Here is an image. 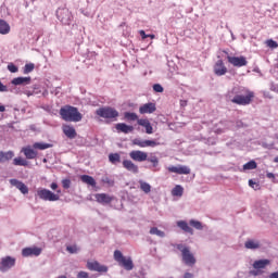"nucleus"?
Segmentation results:
<instances>
[{
	"instance_id": "obj_1",
	"label": "nucleus",
	"mask_w": 278,
	"mask_h": 278,
	"mask_svg": "<svg viewBox=\"0 0 278 278\" xmlns=\"http://www.w3.org/2000/svg\"><path fill=\"white\" fill-rule=\"evenodd\" d=\"M230 94H235L230 101L236 105H251V103H253V99H255V92L244 87L232 88Z\"/></svg>"
},
{
	"instance_id": "obj_2",
	"label": "nucleus",
	"mask_w": 278,
	"mask_h": 278,
	"mask_svg": "<svg viewBox=\"0 0 278 278\" xmlns=\"http://www.w3.org/2000/svg\"><path fill=\"white\" fill-rule=\"evenodd\" d=\"M61 118L65 121L66 123H79L81 118H84V115L79 113V110L75 106L65 105L60 109L59 112Z\"/></svg>"
},
{
	"instance_id": "obj_3",
	"label": "nucleus",
	"mask_w": 278,
	"mask_h": 278,
	"mask_svg": "<svg viewBox=\"0 0 278 278\" xmlns=\"http://www.w3.org/2000/svg\"><path fill=\"white\" fill-rule=\"evenodd\" d=\"M176 249H178V251H180V253L182 255V262L187 266H194L197 264V258L194 257V254H192V252H190V248H188L184 244H177Z\"/></svg>"
},
{
	"instance_id": "obj_4",
	"label": "nucleus",
	"mask_w": 278,
	"mask_h": 278,
	"mask_svg": "<svg viewBox=\"0 0 278 278\" xmlns=\"http://www.w3.org/2000/svg\"><path fill=\"white\" fill-rule=\"evenodd\" d=\"M114 260L119 266L125 268V270H134V261H131V257H125L121 250L114 251Z\"/></svg>"
},
{
	"instance_id": "obj_5",
	"label": "nucleus",
	"mask_w": 278,
	"mask_h": 278,
	"mask_svg": "<svg viewBox=\"0 0 278 278\" xmlns=\"http://www.w3.org/2000/svg\"><path fill=\"white\" fill-rule=\"evenodd\" d=\"M97 116L100 118H106L108 121H114L118 118V111L114 108L103 106L96 111Z\"/></svg>"
},
{
	"instance_id": "obj_6",
	"label": "nucleus",
	"mask_w": 278,
	"mask_h": 278,
	"mask_svg": "<svg viewBox=\"0 0 278 278\" xmlns=\"http://www.w3.org/2000/svg\"><path fill=\"white\" fill-rule=\"evenodd\" d=\"M58 193H53L51 190L49 189H39L37 191V195L39 197V199H41V201H60V193L62 192L61 190L56 191Z\"/></svg>"
},
{
	"instance_id": "obj_7",
	"label": "nucleus",
	"mask_w": 278,
	"mask_h": 278,
	"mask_svg": "<svg viewBox=\"0 0 278 278\" xmlns=\"http://www.w3.org/2000/svg\"><path fill=\"white\" fill-rule=\"evenodd\" d=\"M227 61L231 66H235L236 68H242V66H247L249 64V61H247V56L240 55V56H227Z\"/></svg>"
},
{
	"instance_id": "obj_8",
	"label": "nucleus",
	"mask_w": 278,
	"mask_h": 278,
	"mask_svg": "<svg viewBox=\"0 0 278 278\" xmlns=\"http://www.w3.org/2000/svg\"><path fill=\"white\" fill-rule=\"evenodd\" d=\"M87 268L88 270L94 271V273H108L110 268L106 265H101V263L93 261V262H87Z\"/></svg>"
},
{
	"instance_id": "obj_9",
	"label": "nucleus",
	"mask_w": 278,
	"mask_h": 278,
	"mask_svg": "<svg viewBox=\"0 0 278 278\" xmlns=\"http://www.w3.org/2000/svg\"><path fill=\"white\" fill-rule=\"evenodd\" d=\"M129 157L134 162H147L149 154L144 151L132 150L129 152Z\"/></svg>"
},
{
	"instance_id": "obj_10",
	"label": "nucleus",
	"mask_w": 278,
	"mask_h": 278,
	"mask_svg": "<svg viewBox=\"0 0 278 278\" xmlns=\"http://www.w3.org/2000/svg\"><path fill=\"white\" fill-rule=\"evenodd\" d=\"M132 144L135 147H140V149H146V147H159L160 143L155 140H141L138 138L132 139Z\"/></svg>"
},
{
	"instance_id": "obj_11",
	"label": "nucleus",
	"mask_w": 278,
	"mask_h": 278,
	"mask_svg": "<svg viewBox=\"0 0 278 278\" xmlns=\"http://www.w3.org/2000/svg\"><path fill=\"white\" fill-rule=\"evenodd\" d=\"M15 264H16V258L12 256L3 257L0 263L1 273H5L7 270H10V268H12Z\"/></svg>"
},
{
	"instance_id": "obj_12",
	"label": "nucleus",
	"mask_w": 278,
	"mask_h": 278,
	"mask_svg": "<svg viewBox=\"0 0 278 278\" xmlns=\"http://www.w3.org/2000/svg\"><path fill=\"white\" fill-rule=\"evenodd\" d=\"M56 16L63 25H70L71 24V11L68 9H59L56 11Z\"/></svg>"
},
{
	"instance_id": "obj_13",
	"label": "nucleus",
	"mask_w": 278,
	"mask_h": 278,
	"mask_svg": "<svg viewBox=\"0 0 278 278\" xmlns=\"http://www.w3.org/2000/svg\"><path fill=\"white\" fill-rule=\"evenodd\" d=\"M168 173H175L176 175H190L191 169L186 165H177L167 167Z\"/></svg>"
},
{
	"instance_id": "obj_14",
	"label": "nucleus",
	"mask_w": 278,
	"mask_h": 278,
	"mask_svg": "<svg viewBox=\"0 0 278 278\" xmlns=\"http://www.w3.org/2000/svg\"><path fill=\"white\" fill-rule=\"evenodd\" d=\"M214 73L217 77H223V75H227V66H225V62L223 60L216 61L214 65Z\"/></svg>"
},
{
	"instance_id": "obj_15",
	"label": "nucleus",
	"mask_w": 278,
	"mask_h": 278,
	"mask_svg": "<svg viewBox=\"0 0 278 278\" xmlns=\"http://www.w3.org/2000/svg\"><path fill=\"white\" fill-rule=\"evenodd\" d=\"M122 164H123V168L128 170V173L138 175L140 169H139L138 165H136V163H134L131 160H124Z\"/></svg>"
},
{
	"instance_id": "obj_16",
	"label": "nucleus",
	"mask_w": 278,
	"mask_h": 278,
	"mask_svg": "<svg viewBox=\"0 0 278 278\" xmlns=\"http://www.w3.org/2000/svg\"><path fill=\"white\" fill-rule=\"evenodd\" d=\"M11 186H14L22 192V194H29V188L26 187L25 182L18 180V179H10Z\"/></svg>"
},
{
	"instance_id": "obj_17",
	"label": "nucleus",
	"mask_w": 278,
	"mask_h": 278,
	"mask_svg": "<svg viewBox=\"0 0 278 278\" xmlns=\"http://www.w3.org/2000/svg\"><path fill=\"white\" fill-rule=\"evenodd\" d=\"M42 253V249L40 248H25L22 250L23 257H31L34 255L35 257H38Z\"/></svg>"
},
{
	"instance_id": "obj_18",
	"label": "nucleus",
	"mask_w": 278,
	"mask_h": 278,
	"mask_svg": "<svg viewBox=\"0 0 278 278\" xmlns=\"http://www.w3.org/2000/svg\"><path fill=\"white\" fill-rule=\"evenodd\" d=\"M155 110H157V106H155V103L149 102V103L142 104L139 108V114H153Z\"/></svg>"
},
{
	"instance_id": "obj_19",
	"label": "nucleus",
	"mask_w": 278,
	"mask_h": 278,
	"mask_svg": "<svg viewBox=\"0 0 278 278\" xmlns=\"http://www.w3.org/2000/svg\"><path fill=\"white\" fill-rule=\"evenodd\" d=\"M62 129H63V134L67 138H70V140L77 138V130H75V127L71 125H63Z\"/></svg>"
},
{
	"instance_id": "obj_20",
	"label": "nucleus",
	"mask_w": 278,
	"mask_h": 278,
	"mask_svg": "<svg viewBox=\"0 0 278 278\" xmlns=\"http://www.w3.org/2000/svg\"><path fill=\"white\" fill-rule=\"evenodd\" d=\"M137 125H139L140 127H144L146 134H153V126L151 125V122H149L148 118L137 119Z\"/></svg>"
},
{
	"instance_id": "obj_21",
	"label": "nucleus",
	"mask_w": 278,
	"mask_h": 278,
	"mask_svg": "<svg viewBox=\"0 0 278 278\" xmlns=\"http://www.w3.org/2000/svg\"><path fill=\"white\" fill-rule=\"evenodd\" d=\"M22 153H24L26 160H36L38 157V152L29 146L22 148Z\"/></svg>"
},
{
	"instance_id": "obj_22",
	"label": "nucleus",
	"mask_w": 278,
	"mask_h": 278,
	"mask_svg": "<svg viewBox=\"0 0 278 278\" xmlns=\"http://www.w3.org/2000/svg\"><path fill=\"white\" fill-rule=\"evenodd\" d=\"M11 84H13V86L29 85L31 84V77H16L12 79Z\"/></svg>"
},
{
	"instance_id": "obj_23",
	"label": "nucleus",
	"mask_w": 278,
	"mask_h": 278,
	"mask_svg": "<svg viewBox=\"0 0 278 278\" xmlns=\"http://www.w3.org/2000/svg\"><path fill=\"white\" fill-rule=\"evenodd\" d=\"M115 129H117L122 134H131V131H134V126H129L125 123H118L115 125Z\"/></svg>"
},
{
	"instance_id": "obj_24",
	"label": "nucleus",
	"mask_w": 278,
	"mask_h": 278,
	"mask_svg": "<svg viewBox=\"0 0 278 278\" xmlns=\"http://www.w3.org/2000/svg\"><path fill=\"white\" fill-rule=\"evenodd\" d=\"M14 157V151L9 150L7 152L0 151V164H4V162H10V160H13Z\"/></svg>"
},
{
	"instance_id": "obj_25",
	"label": "nucleus",
	"mask_w": 278,
	"mask_h": 278,
	"mask_svg": "<svg viewBox=\"0 0 278 278\" xmlns=\"http://www.w3.org/2000/svg\"><path fill=\"white\" fill-rule=\"evenodd\" d=\"M94 198L98 203H110L114 201V198L110 197L108 193H97Z\"/></svg>"
},
{
	"instance_id": "obj_26",
	"label": "nucleus",
	"mask_w": 278,
	"mask_h": 278,
	"mask_svg": "<svg viewBox=\"0 0 278 278\" xmlns=\"http://www.w3.org/2000/svg\"><path fill=\"white\" fill-rule=\"evenodd\" d=\"M177 227H179V229L185 231V233H190L191 236L194 235V230L191 227H189L188 222L186 220L177 222Z\"/></svg>"
},
{
	"instance_id": "obj_27",
	"label": "nucleus",
	"mask_w": 278,
	"mask_h": 278,
	"mask_svg": "<svg viewBox=\"0 0 278 278\" xmlns=\"http://www.w3.org/2000/svg\"><path fill=\"white\" fill-rule=\"evenodd\" d=\"M266 266H270V260L268 258L258 260L253 263V268H255V270L266 268Z\"/></svg>"
},
{
	"instance_id": "obj_28",
	"label": "nucleus",
	"mask_w": 278,
	"mask_h": 278,
	"mask_svg": "<svg viewBox=\"0 0 278 278\" xmlns=\"http://www.w3.org/2000/svg\"><path fill=\"white\" fill-rule=\"evenodd\" d=\"M80 180L83 181V184H87V186H92V188L97 186V180H94L92 176L81 175Z\"/></svg>"
},
{
	"instance_id": "obj_29",
	"label": "nucleus",
	"mask_w": 278,
	"mask_h": 278,
	"mask_svg": "<svg viewBox=\"0 0 278 278\" xmlns=\"http://www.w3.org/2000/svg\"><path fill=\"white\" fill-rule=\"evenodd\" d=\"M10 33V24L5 20H0V34L5 36Z\"/></svg>"
},
{
	"instance_id": "obj_30",
	"label": "nucleus",
	"mask_w": 278,
	"mask_h": 278,
	"mask_svg": "<svg viewBox=\"0 0 278 278\" xmlns=\"http://www.w3.org/2000/svg\"><path fill=\"white\" fill-rule=\"evenodd\" d=\"M13 166H29V162L21 156L13 159Z\"/></svg>"
},
{
	"instance_id": "obj_31",
	"label": "nucleus",
	"mask_w": 278,
	"mask_h": 278,
	"mask_svg": "<svg viewBox=\"0 0 278 278\" xmlns=\"http://www.w3.org/2000/svg\"><path fill=\"white\" fill-rule=\"evenodd\" d=\"M51 143H42V142H35L33 144V149H38L39 151H45L46 149H51Z\"/></svg>"
},
{
	"instance_id": "obj_32",
	"label": "nucleus",
	"mask_w": 278,
	"mask_h": 278,
	"mask_svg": "<svg viewBox=\"0 0 278 278\" xmlns=\"http://www.w3.org/2000/svg\"><path fill=\"white\" fill-rule=\"evenodd\" d=\"M173 197H184V187L181 185H176L172 190Z\"/></svg>"
},
{
	"instance_id": "obj_33",
	"label": "nucleus",
	"mask_w": 278,
	"mask_h": 278,
	"mask_svg": "<svg viewBox=\"0 0 278 278\" xmlns=\"http://www.w3.org/2000/svg\"><path fill=\"white\" fill-rule=\"evenodd\" d=\"M139 185H140V190H142V192H144L146 194H149V192H151V185H149L148 182L140 180Z\"/></svg>"
},
{
	"instance_id": "obj_34",
	"label": "nucleus",
	"mask_w": 278,
	"mask_h": 278,
	"mask_svg": "<svg viewBox=\"0 0 278 278\" xmlns=\"http://www.w3.org/2000/svg\"><path fill=\"white\" fill-rule=\"evenodd\" d=\"M150 233L151 236H157L159 238H164L166 236V233L160 229H157V227H152L150 229Z\"/></svg>"
},
{
	"instance_id": "obj_35",
	"label": "nucleus",
	"mask_w": 278,
	"mask_h": 278,
	"mask_svg": "<svg viewBox=\"0 0 278 278\" xmlns=\"http://www.w3.org/2000/svg\"><path fill=\"white\" fill-rule=\"evenodd\" d=\"M109 161L111 164H118L121 162V154L118 153H111L109 155Z\"/></svg>"
},
{
	"instance_id": "obj_36",
	"label": "nucleus",
	"mask_w": 278,
	"mask_h": 278,
	"mask_svg": "<svg viewBox=\"0 0 278 278\" xmlns=\"http://www.w3.org/2000/svg\"><path fill=\"white\" fill-rule=\"evenodd\" d=\"M257 168V163L255 161H250L243 165V170H255Z\"/></svg>"
},
{
	"instance_id": "obj_37",
	"label": "nucleus",
	"mask_w": 278,
	"mask_h": 278,
	"mask_svg": "<svg viewBox=\"0 0 278 278\" xmlns=\"http://www.w3.org/2000/svg\"><path fill=\"white\" fill-rule=\"evenodd\" d=\"M244 245L245 249H260V242L254 240H248Z\"/></svg>"
},
{
	"instance_id": "obj_38",
	"label": "nucleus",
	"mask_w": 278,
	"mask_h": 278,
	"mask_svg": "<svg viewBox=\"0 0 278 278\" xmlns=\"http://www.w3.org/2000/svg\"><path fill=\"white\" fill-rule=\"evenodd\" d=\"M124 118H126V121H140V118H138V114L131 112H126L124 114Z\"/></svg>"
},
{
	"instance_id": "obj_39",
	"label": "nucleus",
	"mask_w": 278,
	"mask_h": 278,
	"mask_svg": "<svg viewBox=\"0 0 278 278\" xmlns=\"http://www.w3.org/2000/svg\"><path fill=\"white\" fill-rule=\"evenodd\" d=\"M189 225H191V227H193L194 229H198V230L203 229V224H201V222H199V220L191 219L189 222Z\"/></svg>"
},
{
	"instance_id": "obj_40",
	"label": "nucleus",
	"mask_w": 278,
	"mask_h": 278,
	"mask_svg": "<svg viewBox=\"0 0 278 278\" xmlns=\"http://www.w3.org/2000/svg\"><path fill=\"white\" fill-rule=\"evenodd\" d=\"M146 162H151V164H153V167L157 168V165L160 164V159H157V156H148Z\"/></svg>"
},
{
	"instance_id": "obj_41",
	"label": "nucleus",
	"mask_w": 278,
	"mask_h": 278,
	"mask_svg": "<svg viewBox=\"0 0 278 278\" xmlns=\"http://www.w3.org/2000/svg\"><path fill=\"white\" fill-rule=\"evenodd\" d=\"M142 40H147V38H151V40L155 39V35H147V33H144V30H140L139 31Z\"/></svg>"
},
{
	"instance_id": "obj_42",
	"label": "nucleus",
	"mask_w": 278,
	"mask_h": 278,
	"mask_svg": "<svg viewBox=\"0 0 278 278\" xmlns=\"http://www.w3.org/2000/svg\"><path fill=\"white\" fill-rule=\"evenodd\" d=\"M8 71H10V73H18V67L14 65V63H10L8 65Z\"/></svg>"
},
{
	"instance_id": "obj_43",
	"label": "nucleus",
	"mask_w": 278,
	"mask_h": 278,
	"mask_svg": "<svg viewBox=\"0 0 278 278\" xmlns=\"http://www.w3.org/2000/svg\"><path fill=\"white\" fill-rule=\"evenodd\" d=\"M66 251L73 254V253H77V251H79V248H77V245H67Z\"/></svg>"
},
{
	"instance_id": "obj_44",
	"label": "nucleus",
	"mask_w": 278,
	"mask_h": 278,
	"mask_svg": "<svg viewBox=\"0 0 278 278\" xmlns=\"http://www.w3.org/2000/svg\"><path fill=\"white\" fill-rule=\"evenodd\" d=\"M267 47H269L270 49H277L278 43H277V41L269 39V40H267Z\"/></svg>"
},
{
	"instance_id": "obj_45",
	"label": "nucleus",
	"mask_w": 278,
	"mask_h": 278,
	"mask_svg": "<svg viewBox=\"0 0 278 278\" xmlns=\"http://www.w3.org/2000/svg\"><path fill=\"white\" fill-rule=\"evenodd\" d=\"M34 63H28V64H26L25 65V67H24V73H31V71H34Z\"/></svg>"
},
{
	"instance_id": "obj_46",
	"label": "nucleus",
	"mask_w": 278,
	"mask_h": 278,
	"mask_svg": "<svg viewBox=\"0 0 278 278\" xmlns=\"http://www.w3.org/2000/svg\"><path fill=\"white\" fill-rule=\"evenodd\" d=\"M62 187H63L65 190H68V188H71V179H68V178L63 179V180H62Z\"/></svg>"
},
{
	"instance_id": "obj_47",
	"label": "nucleus",
	"mask_w": 278,
	"mask_h": 278,
	"mask_svg": "<svg viewBox=\"0 0 278 278\" xmlns=\"http://www.w3.org/2000/svg\"><path fill=\"white\" fill-rule=\"evenodd\" d=\"M153 90H154V92H164V87H162V85H160V84H154Z\"/></svg>"
},
{
	"instance_id": "obj_48",
	"label": "nucleus",
	"mask_w": 278,
	"mask_h": 278,
	"mask_svg": "<svg viewBox=\"0 0 278 278\" xmlns=\"http://www.w3.org/2000/svg\"><path fill=\"white\" fill-rule=\"evenodd\" d=\"M249 187L253 188V190H260V185L253 180H249Z\"/></svg>"
},
{
	"instance_id": "obj_49",
	"label": "nucleus",
	"mask_w": 278,
	"mask_h": 278,
	"mask_svg": "<svg viewBox=\"0 0 278 278\" xmlns=\"http://www.w3.org/2000/svg\"><path fill=\"white\" fill-rule=\"evenodd\" d=\"M77 278H89L88 271H79Z\"/></svg>"
},
{
	"instance_id": "obj_50",
	"label": "nucleus",
	"mask_w": 278,
	"mask_h": 278,
	"mask_svg": "<svg viewBox=\"0 0 278 278\" xmlns=\"http://www.w3.org/2000/svg\"><path fill=\"white\" fill-rule=\"evenodd\" d=\"M0 92H8V86L0 81Z\"/></svg>"
},
{
	"instance_id": "obj_51",
	"label": "nucleus",
	"mask_w": 278,
	"mask_h": 278,
	"mask_svg": "<svg viewBox=\"0 0 278 278\" xmlns=\"http://www.w3.org/2000/svg\"><path fill=\"white\" fill-rule=\"evenodd\" d=\"M51 190H58V182H52L50 185Z\"/></svg>"
},
{
	"instance_id": "obj_52",
	"label": "nucleus",
	"mask_w": 278,
	"mask_h": 278,
	"mask_svg": "<svg viewBox=\"0 0 278 278\" xmlns=\"http://www.w3.org/2000/svg\"><path fill=\"white\" fill-rule=\"evenodd\" d=\"M184 278H194V275L193 274H190V273H186L184 275Z\"/></svg>"
},
{
	"instance_id": "obj_53",
	"label": "nucleus",
	"mask_w": 278,
	"mask_h": 278,
	"mask_svg": "<svg viewBox=\"0 0 278 278\" xmlns=\"http://www.w3.org/2000/svg\"><path fill=\"white\" fill-rule=\"evenodd\" d=\"M269 278H278V271H274L269 275Z\"/></svg>"
},
{
	"instance_id": "obj_54",
	"label": "nucleus",
	"mask_w": 278,
	"mask_h": 278,
	"mask_svg": "<svg viewBox=\"0 0 278 278\" xmlns=\"http://www.w3.org/2000/svg\"><path fill=\"white\" fill-rule=\"evenodd\" d=\"M267 177H268V179H275V174H273V173H267Z\"/></svg>"
},
{
	"instance_id": "obj_55",
	"label": "nucleus",
	"mask_w": 278,
	"mask_h": 278,
	"mask_svg": "<svg viewBox=\"0 0 278 278\" xmlns=\"http://www.w3.org/2000/svg\"><path fill=\"white\" fill-rule=\"evenodd\" d=\"M0 112H5V106L4 105H0Z\"/></svg>"
},
{
	"instance_id": "obj_56",
	"label": "nucleus",
	"mask_w": 278,
	"mask_h": 278,
	"mask_svg": "<svg viewBox=\"0 0 278 278\" xmlns=\"http://www.w3.org/2000/svg\"><path fill=\"white\" fill-rule=\"evenodd\" d=\"M275 164H278V155L274 159Z\"/></svg>"
},
{
	"instance_id": "obj_57",
	"label": "nucleus",
	"mask_w": 278,
	"mask_h": 278,
	"mask_svg": "<svg viewBox=\"0 0 278 278\" xmlns=\"http://www.w3.org/2000/svg\"><path fill=\"white\" fill-rule=\"evenodd\" d=\"M251 275L257 276V271H251Z\"/></svg>"
},
{
	"instance_id": "obj_58",
	"label": "nucleus",
	"mask_w": 278,
	"mask_h": 278,
	"mask_svg": "<svg viewBox=\"0 0 278 278\" xmlns=\"http://www.w3.org/2000/svg\"><path fill=\"white\" fill-rule=\"evenodd\" d=\"M276 140H278V135L276 136Z\"/></svg>"
},
{
	"instance_id": "obj_59",
	"label": "nucleus",
	"mask_w": 278,
	"mask_h": 278,
	"mask_svg": "<svg viewBox=\"0 0 278 278\" xmlns=\"http://www.w3.org/2000/svg\"><path fill=\"white\" fill-rule=\"evenodd\" d=\"M43 162H47V159H43Z\"/></svg>"
},
{
	"instance_id": "obj_60",
	"label": "nucleus",
	"mask_w": 278,
	"mask_h": 278,
	"mask_svg": "<svg viewBox=\"0 0 278 278\" xmlns=\"http://www.w3.org/2000/svg\"><path fill=\"white\" fill-rule=\"evenodd\" d=\"M31 1H36V0H31Z\"/></svg>"
}]
</instances>
